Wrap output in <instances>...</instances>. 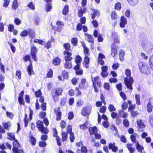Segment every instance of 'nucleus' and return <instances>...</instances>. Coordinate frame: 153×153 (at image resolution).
I'll return each mask as SVG.
<instances>
[{
	"mask_svg": "<svg viewBox=\"0 0 153 153\" xmlns=\"http://www.w3.org/2000/svg\"><path fill=\"white\" fill-rule=\"evenodd\" d=\"M125 73L127 76L124 78L125 85L129 89L132 90L133 89L132 85L134 81L132 77L131 76V71L127 69L125 70Z\"/></svg>",
	"mask_w": 153,
	"mask_h": 153,
	"instance_id": "nucleus-1",
	"label": "nucleus"
},
{
	"mask_svg": "<svg viewBox=\"0 0 153 153\" xmlns=\"http://www.w3.org/2000/svg\"><path fill=\"white\" fill-rule=\"evenodd\" d=\"M138 66L140 72L143 74H147L149 71L148 66L144 62H140L138 64Z\"/></svg>",
	"mask_w": 153,
	"mask_h": 153,
	"instance_id": "nucleus-2",
	"label": "nucleus"
},
{
	"mask_svg": "<svg viewBox=\"0 0 153 153\" xmlns=\"http://www.w3.org/2000/svg\"><path fill=\"white\" fill-rule=\"evenodd\" d=\"M37 127L38 128L39 131L42 133L45 134H47L48 132V129L43 126V123L40 120L38 121L36 123Z\"/></svg>",
	"mask_w": 153,
	"mask_h": 153,
	"instance_id": "nucleus-3",
	"label": "nucleus"
},
{
	"mask_svg": "<svg viewBox=\"0 0 153 153\" xmlns=\"http://www.w3.org/2000/svg\"><path fill=\"white\" fill-rule=\"evenodd\" d=\"M142 47L148 51L149 52H151L153 49V44L151 42H148L146 41H145L142 43Z\"/></svg>",
	"mask_w": 153,
	"mask_h": 153,
	"instance_id": "nucleus-4",
	"label": "nucleus"
},
{
	"mask_svg": "<svg viewBox=\"0 0 153 153\" xmlns=\"http://www.w3.org/2000/svg\"><path fill=\"white\" fill-rule=\"evenodd\" d=\"M62 91L63 90L61 88H58L56 89L55 93H52V96L54 102H56L58 101V98L57 96L62 95Z\"/></svg>",
	"mask_w": 153,
	"mask_h": 153,
	"instance_id": "nucleus-5",
	"label": "nucleus"
},
{
	"mask_svg": "<svg viewBox=\"0 0 153 153\" xmlns=\"http://www.w3.org/2000/svg\"><path fill=\"white\" fill-rule=\"evenodd\" d=\"M37 51V48L34 46H32L31 48V54L32 58L35 61H36L37 59L36 57V53Z\"/></svg>",
	"mask_w": 153,
	"mask_h": 153,
	"instance_id": "nucleus-6",
	"label": "nucleus"
},
{
	"mask_svg": "<svg viewBox=\"0 0 153 153\" xmlns=\"http://www.w3.org/2000/svg\"><path fill=\"white\" fill-rule=\"evenodd\" d=\"M147 110L149 112H151L153 109V98L149 99V102L147 105Z\"/></svg>",
	"mask_w": 153,
	"mask_h": 153,
	"instance_id": "nucleus-7",
	"label": "nucleus"
},
{
	"mask_svg": "<svg viewBox=\"0 0 153 153\" xmlns=\"http://www.w3.org/2000/svg\"><path fill=\"white\" fill-rule=\"evenodd\" d=\"M99 76H96L94 77L93 79L91 76V79L93 82V85H96L97 84L99 87H100L102 86V84L100 82H99Z\"/></svg>",
	"mask_w": 153,
	"mask_h": 153,
	"instance_id": "nucleus-8",
	"label": "nucleus"
},
{
	"mask_svg": "<svg viewBox=\"0 0 153 153\" xmlns=\"http://www.w3.org/2000/svg\"><path fill=\"white\" fill-rule=\"evenodd\" d=\"M91 106H88L84 108L82 111V114L83 116H85L89 114L91 112Z\"/></svg>",
	"mask_w": 153,
	"mask_h": 153,
	"instance_id": "nucleus-9",
	"label": "nucleus"
},
{
	"mask_svg": "<svg viewBox=\"0 0 153 153\" xmlns=\"http://www.w3.org/2000/svg\"><path fill=\"white\" fill-rule=\"evenodd\" d=\"M64 54L65 55V61H71L73 58L71 56L72 54L71 53L67 51L64 52Z\"/></svg>",
	"mask_w": 153,
	"mask_h": 153,
	"instance_id": "nucleus-10",
	"label": "nucleus"
},
{
	"mask_svg": "<svg viewBox=\"0 0 153 153\" xmlns=\"http://www.w3.org/2000/svg\"><path fill=\"white\" fill-rule=\"evenodd\" d=\"M117 53V49L116 45L114 44L113 43L111 46V55L114 57Z\"/></svg>",
	"mask_w": 153,
	"mask_h": 153,
	"instance_id": "nucleus-11",
	"label": "nucleus"
},
{
	"mask_svg": "<svg viewBox=\"0 0 153 153\" xmlns=\"http://www.w3.org/2000/svg\"><path fill=\"white\" fill-rule=\"evenodd\" d=\"M127 21L126 18L124 16L121 17L120 18V26L121 27H124L125 25L127 24Z\"/></svg>",
	"mask_w": 153,
	"mask_h": 153,
	"instance_id": "nucleus-12",
	"label": "nucleus"
},
{
	"mask_svg": "<svg viewBox=\"0 0 153 153\" xmlns=\"http://www.w3.org/2000/svg\"><path fill=\"white\" fill-rule=\"evenodd\" d=\"M111 38L114 40L115 43H118L120 42L119 38L117 33H113L111 35Z\"/></svg>",
	"mask_w": 153,
	"mask_h": 153,
	"instance_id": "nucleus-13",
	"label": "nucleus"
},
{
	"mask_svg": "<svg viewBox=\"0 0 153 153\" xmlns=\"http://www.w3.org/2000/svg\"><path fill=\"white\" fill-rule=\"evenodd\" d=\"M108 148L109 149H111L112 151L114 152H116L118 150V148L115 146V143H109L108 145Z\"/></svg>",
	"mask_w": 153,
	"mask_h": 153,
	"instance_id": "nucleus-14",
	"label": "nucleus"
},
{
	"mask_svg": "<svg viewBox=\"0 0 153 153\" xmlns=\"http://www.w3.org/2000/svg\"><path fill=\"white\" fill-rule=\"evenodd\" d=\"M64 23L62 22L58 21L56 22L57 29L58 31H60L62 29L64 26Z\"/></svg>",
	"mask_w": 153,
	"mask_h": 153,
	"instance_id": "nucleus-15",
	"label": "nucleus"
},
{
	"mask_svg": "<svg viewBox=\"0 0 153 153\" xmlns=\"http://www.w3.org/2000/svg\"><path fill=\"white\" fill-rule=\"evenodd\" d=\"M13 152H15L17 151L19 146V144L16 140V139L14 140V141L13 142Z\"/></svg>",
	"mask_w": 153,
	"mask_h": 153,
	"instance_id": "nucleus-16",
	"label": "nucleus"
},
{
	"mask_svg": "<svg viewBox=\"0 0 153 153\" xmlns=\"http://www.w3.org/2000/svg\"><path fill=\"white\" fill-rule=\"evenodd\" d=\"M85 38L89 42L92 43L94 42V39L92 35L89 34L87 33L85 34Z\"/></svg>",
	"mask_w": 153,
	"mask_h": 153,
	"instance_id": "nucleus-17",
	"label": "nucleus"
},
{
	"mask_svg": "<svg viewBox=\"0 0 153 153\" xmlns=\"http://www.w3.org/2000/svg\"><path fill=\"white\" fill-rule=\"evenodd\" d=\"M90 59L88 57V56H85L84 61L83 62V65L85 67L87 68L88 67V64L89 62Z\"/></svg>",
	"mask_w": 153,
	"mask_h": 153,
	"instance_id": "nucleus-18",
	"label": "nucleus"
},
{
	"mask_svg": "<svg viewBox=\"0 0 153 153\" xmlns=\"http://www.w3.org/2000/svg\"><path fill=\"white\" fill-rule=\"evenodd\" d=\"M118 114L121 117L125 118L128 116V114L126 113L123 110H120L119 111Z\"/></svg>",
	"mask_w": 153,
	"mask_h": 153,
	"instance_id": "nucleus-19",
	"label": "nucleus"
},
{
	"mask_svg": "<svg viewBox=\"0 0 153 153\" xmlns=\"http://www.w3.org/2000/svg\"><path fill=\"white\" fill-rule=\"evenodd\" d=\"M27 71L28 72V74L30 75L31 76L32 74H33L34 71L33 70V66L32 64H30L28 66L27 68Z\"/></svg>",
	"mask_w": 153,
	"mask_h": 153,
	"instance_id": "nucleus-20",
	"label": "nucleus"
},
{
	"mask_svg": "<svg viewBox=\"0 0 153 153\" xmlns=\"http://www.w3.org/2000/svg\"><path fill=\"white\" fill-rule=\"evenodd\" d=\"M65 62L64 64V67L65 68L69 69L72 67V65L71 61H65Z\"/></svg>",
	"mask_w": 153,
	"mask_h": 153,
	"instance_id": "nucleus-21",
	"label": "nucleus"
},
{
	"mask_svg": "<svg viewBox=\"0 0 153 153\" xmlns=\"http://www.w3.org/2000/svg\"><path fill=\"white\" fill-rule=\"evenodd\" d=\"M61 61L60 59L58 57H56L53 59V62L54 65H59Z\"/></svg>",
	"mask_w": 153,
	"mask_h": 153,
	"instance_id": "nucleus-22",
	"label": "nucleus"
},
{
	"mask_svg": "<svg viewBox=\"0 0 153 153\" xmlns=\"http://www.w3.org/2000/svg\"><path fill=\"white\" fill-rule=\"evenodd\" d=\"M125 55L124 51L122 50H120L119 52V57L120 60L123 61L124 59V56Z\"/></svg>",
	"mask_w": 153,
	"mask_h": 153,
	"instance_id": "nucleus-23",
	"label": "nucleus"
},
{
	"mask_svg": "<svg viewBox=\"0 0 153 153\" xmlns=\"http://www.w3.org/2000/svg\"><path fill=\"white\" fill-rule=\"evenodd\" d=\"M89 130L91 134H95L97 132V129L96 127H94L93 128L90 127Z\"/></svg>",
	"mask_w": 153,
	"mask_h": 153,
	"instance_id": "nucleus-24",
	"label": "nucleus"
},
{
	"mask_svg": "<svg viewBox=\"0 0 153 153\" xmlns=\"http://www.w3.org/2000/svg\"><path fill=\"white\" fill-rule=\"evenodd\" d=\"M136 148L137 151L140 153L142 152V150L143 149V147L140 146L139 143L138 142L136 143Z\"/></svg>",
	"mask_w": 153,
	"mask_h": 153,
	"instance_id": "nucleus-25",
	"label": "nucleus"
},
{
	"mask_svg": "<svg viewBox=\"0 0 153 153\" xmlns=\"http://www.w3.org/2000/svg\"><path fill=\"white\" fill-rule=\"evenodd\" d=\"M138 126L140 128H143L145 127V125L142 120H138L137 121Z\"/></svg>",
	"mask_w": 153,
	"mask_h": 153,
	"instance_id": "nucleus-26",
	"label": "nucleus"
},
{
	"mask_svg": "<svg viewBox=\"0 0 153 153\" xmlns=\"http://www.w3.org/2000/svg\"><path fill=\"white\" fill-rule=\"evenodd\" d=\"M86 87V80L85 79H82L81 81V84L79 85V87L81 88H82Z\"/></svg>",
	"mask_w": 153,
	"mask_h": 153,
	"instance_id": "nucleus-27",
	"label": "nucleus"
},
{
	"mask_svg": "<svg viewBox=\"0 0 153 153\" xmlns=\"http://www.w3.org/2000/svg\"><path fill=\"white\" fill-rule=\"evenodd\" d=\"M62 140L63 141H65L68 138L67 133L65 132H62Z\"/></svg>",
	"mask_w": 153,
	"mask_h": 153,
	"instance_id": "nucleus-28",
	"label": "nucleus"
},
{
	"mask_svg": "<svg viewBox=\"0 0 153 153\" xmlns=\"http://www.w3.org/2000/svg\"><path fill=\"white\" fill-rule=\"evenodd\" d=\"M88 122L86 121L83 124L80 125V127L81 129L82 130H85L88 128Z\"/></svg>",
	"mask_w": 153,
	"mask_h": 153,
	"instance_id": "nucleus-29",
	"label": "nucleus"
},
{
	"mask_svg": "<svg viewBox=\"0 0 153 153\" xmlns=\"http://www.w3.org/2000/svg\"><path fill=\"white\" fill-rule=\"evenodd\" d=\"M18 0H14L13 2L12 7L14 10L16 9L18 7V4L17 2Z\"/></svg>",
	"mask_w": 153,
	"mask_h": 153,
	"instance_id": "nucleus-30",
	"label": "nucleus"
},
{
	"mask_svg": "<svg viewBox=\"0 0 153 153\" xmlns=\"http://www.w3.org/2000/svg\"><path fill=\"white\" fill-rule=\"evenodd\" d=\"M86 12V8H84L83 9H81L78 11V15L79 17L82 16L83 13H85Z\"/></svg>",
	"mask_w": 153,
	"mask_h": 153,
	"instance_id": "nucleus-31",
	"label": "nucleus"
},
{
	"mask_svg": "<svg viewBox=\"0 0 153 153\" xmlns=\"http://www.w3.org/2000/svg\"><path fill=\"white\" fill-rule=\"evenodd\" d=\"M108 109L110 112H114L116 110V108L112 104H110L108 107Z\"/></svg>",
	"mask_w": 153,
	"mask_h": 153,
	"instance_id": "nucleus-32",
	"label": "nucleus"
},
{
	"mask_svg": "<svg viewBox=\"0 0 153 153\" xmlns=\"http://www.w3.org/2000/svg\"><path fill=\"white\" fill-rule=\"evenodd\" d=\"M34 42L38 43L42 45H45L46 43V42L45 41L37 39H35L34 40Z\"/></svg>",
	"mask_w": 153,
	"mask_h": 153,
	"instance_id": "nucleus-33",
	"label": "nucleus"
},
{
	"mask_svg": "<svg viewBox=\"0 0 153 153\" xmlns=\"http://www.w3.org/2000/svg\"><path fill=\"white\" fill-rule=\"evenodd\" d=\"M149 64L151 69L153 70V56H151L150 57Z\"/></svg>",
	"mask_w": 153,
	"mask_h": 153,
	"instance_id": "nucleus-34",
	"label": "nucleus"
},
{
	"mask_svg": "<svg viewBox=\"0 0 153 153\" xmlns=\"http://www.w3.org/2000/svg\"><path fill=\"white\" fill-rule=\"evenodd\" d=\"M82 60L81 57L79 56H77L76 57L75 62L77 64H80Z\"/></svg>",
	"mask_w": 153,
	"mask_h": 153,
	"instance_id": "nucleus-35",
	"label": "nucleus"
},
{
	"mask_svg": "<svg viewBox=\"0 0 153 153\" xmlns=\"http://www.w3.org/2000/svg\"><path fill=\"white\" fill-rule=\"evenodd\" d=\"M52 8V6L51 4H47L45 6V10L46 11L48 12L50 11Z\"/></svg>",
	"mask_w": 153,
	"mask_h": 153,
	"instance_id": "nucleus-36",
	"label": "nucleus"
},
{
	"mask_svg": "<svg viewBox=\"0 0 153 153\" xmlns=\"http://www.w3.org/2000/svg\"><path fill=\"white\" fill-rule=\"evenodd\" d=\"M132 144H127L126 146L130 151V153H133L134 151V149L131 146Z\"/></svg>",
	"mask_w": 153,
	"mask_h": 153,
	"instance_id": "nucleus-37",
	"label": "nucleus"
},
{
	"mask_svg": "<svg viewBox=\"0 0 153 153\" xmlns=\"http://www.w3.org/2000/svg\"><path fill=\"white\" fill-rule=\"evenodd\" d=\"M9 137L8 138L11 140H15L14 134L13 133H8L7 134Z\"/></svg>",
	"mask_w": 153,
	"mask_h": 153,
	"instance_id": "nucleus-38",
	"label": "nucleus"
},
{
	"mask_svg": "<svg viewBox=\"0 0 153 153\" xmlns=\"http://www.w3.org/2000/svg\"><path fill=\"white\" fill-rule=\"evenodd\" d=\"M68 6H65L63 10L62 13L64 15H66L68 12Z\"/></svg>",
	"mask_w": 153,
	"mask_h": 153,
	"instance_id": "nucleus-39",
	"label": "nucleus"
},
{
	"mask_svg": "<svg viewBox=\"0 0 153 153\" xmlns=\"http://www.w3.org/2000/svg\"><path fill=\"white\" fill-rule=\"evenodd\" d=\"M136 103L138 105H140V95L139 94H136L135 96Z\"/></svg>",
	"mask_w": 153,
	"mask_h": 153,
	"instance_id": "nucleus-40",
	"label": "nucleus"
},
{
	"mask_svg": "<svg viewBox=\"0 0 153 153\" xmlns=\"http://www.w3.org/2000/svg\"><path fill=\"white\" fill-rule=\"evenodd\" d=\"M63 46L66 50L65 51H68L70 50V45L69 43H67L64 44Z\"/></svg>",
	"mask_w": 153,
	"mask_h": 153,
	"instance_id": "nucleus-41",
	"label": "nucleus"
},
{
	"mask_svg": "<svg viewBox=\"0 0 153 153\" xmlns=\"http://www.w3.org/2000/svg\"><path fill=\"white\" fill-rule=\"evenodd\" d=\"M128 1L129 4L131 5H134L137 4L138 2V0H129Z\"/></svg>",
	"mask_w": 153,
	"mask_h": 153,
	"instance_id": "nucleus-42",
	"label": "nucleus"
},
{
	"mask_svg": "<svg viewBox=\"0 0 153 153\" xmlns=\"http://www.w3.org/2000/svg\"><path fill=\"white\" fill-rule=\"evenodd\" d=\"M137 135V134H134L132 135L130 137L131 140L133 143H135L136 144V143L137 142L136 140V137Z\"/></svg>",
	"mask_w": 153,
	"mask_h": 153,
	"instance_id": "nucleus-43",
	"label": "nucleus"
},
{
	"mask_svg": "<svg viewBox=\"0 0 153 153\" xmlns=\"http://www.w3.org/2000/svg\"><path fill=\"white\" fill-rule=\"evenodd\" d=\"M29 32L27 30H25L21 33L20 35L22 36H25L29 34Z\"/></svg>",
	"mask_w": 153,
	"mask_h": 153,
	"instance_id": "nucleus-44",
	"label": "nucleus"
},
{
	"mask_svg": "<svg viewBox=\"0 0 153 153\" xmlns=\"http://www.w3.org/2000/svg\"><path fill=\"white\" fill-rule=\"evenodd\" d=\"M6 115L10 119H12L14 116L12 112H6Z\"/></svg>",
	"mask_w": 153,
	"mask_h": 153,
	"instance_id": "nucleus-45",
	"label": "nucleus"
},
{
	"mask_svg": "<svg viewBox=\"0 0 153 153\" xmlns=\"http://www.w3.org/2000/svg\"><path fill=\"white\" fill-rule=\"evenodd\" d=\"M123 123L124 126L126 127H128L129 126V122L127 119H125L123 120Z\"/></svg>",
	"mask_w": 153,
	"mask_h": 153,
	"instance_id": "nucleus-46",
	"label": "nucleus"
},
{
	"mask_svg": "<svg viewBox=\"0 0 153 153\" xmlns=\"http://www.w3.org/2000/svg\"><path fill=\"white\" fill-rule=\"evenodd\" d=\"M67 131L68 134H71V133H73L72 132V126L70 125H69L68 126L67 128Z\"/></svg>",
	"mask_w": 153,
	"mask_h": 153,
	"instance_id": "nucleus-47",
	"label": "nucleus"
},
{
	"mask_svg": "<svg viewBox=\"0 0 153 153\" xmlns=\"http://www.w3.org/2000/svg\"><path fill=\"white\" fill-rule=\"evenodd\" d=\"M10 122H8L7 123H3V126L4 128L7 129H8V128L10 126Z\"/></svg>",
	"mask_w": 153,
	"mask_h": 153,
	"instance_id": "nucleus-48",
	"label": "nucleus"
},
{
	"mask_svg": "<svg viewBox=\"0 0 153 153\" xmlns=\"http://www.w3.org/2000/svg\"><path fill=\"white\" fill-rule=\"evenodd\" d=\"M61 113L60 111H58L56 113V119L57 120H59L61 119Z\"/></svg>",
	"mask_w": 153,
	"mask_h": 153,
	"instance_id": "nucleus-49",
	"label": "nucleus"
},
{
	"mask_svg": "<svg viewBox=\"0 0 153 153\" xmlns=\"http://www.w3.org/2000/svg\"><path fill=\"white\" fill-rule=\"evenodd\" d=\"M30 139L32 144L34 145L36 143V139L33 136L31 137Z\"/></svg>",
	"mask_w": 153,
	"mask_h": 153,
	"instance_id": "nucleus-50",
	"label": "nucleus"
},
{
	"mask_svg": "<svg viewBox=\"0 0 153 153\" xmlns=\"http://www.w3.org/2000/svg\"><path fill=\"white\" fill-rule=\"evenodd\" d=\"M70 139L71 142H73L74 141L75 139L74 134L73 133H71L70 134Z\"/></svg>",
	"mask_w": 153,
	"mask_h": 153,
	"instance_id": "nucleus-51",
	"label": "nucleus"
},
{
	"mask_svg": "<svg viewBox=\"0 0 153 153\" xmlns=\"http://www.w3.org/2000/svg\"><path fill=\"white\" fill-rule=\"evenodd\" d=\"M119 64L117 62L114 64L112 66L113 69L114 70H117L119 67Z\"/></svg>",
	"mask_w": 153,
	"mask_h": 153,
	"instance_id": "nucleus-52",
	"label": "nucleus"
},
{
	"mask_svg": "<svg viewBox=\"0 0 153 153\" xmlns=\"http://www.w3.org/2000/svg\"><path fill=\"white\" fill-rule=\"evenodd\" d=\"M8 43L9 44L10 46V47L11 48V49L12 52L13 53H14L15 52V47L13 45V44L12 43H10L9 42H8Z\"/></svg>",
	"mask_w": 153,
	"mask_h": 153,
	"instance_id": "nucleus-53",
	"label": "nucleus"
},
{
	"mask_svg": "<svg viewBox=\"0 0 153 153\" xmlns=\"http://www.w3.org/2000/svg\"><path fill=\"white\" fill-rule=\"evenodd\" d=\"M84 53L85 54V56H88L89 55V50L87 48H85L84 49Z\"/></svg>",
	"mask_w": 153,
	"mask_h": 153,
	"instance_id": "nucleus-54",
	"label": "nucleus"
},
{
	"mask_svg": "<svg viewBox=\"0 0 153 153\" xmlns=\"http://www.w3.org/2000/svg\"><path fill=\"white\" fill-rule=\"evenodd\" d=\"M27 7L32 10H33L35 9V7L32 2H30L27 5Z\"/></svg>",
	"mask_w": 153,
	"mask_h": 153,
	"instance_id": "nucleus-55",
	"label": "nucleus"
},
{
	"mask_svg": "<svg viewBox=\"0 0 153 153\" xmlns=\"http://www.w3.org/2000/svg\"><path fill=\"white\" fill-rule=\"evenodd\" d=\"M60 127L62 128H64L66 126V123L65 121L62 120L60 123Z\"/></svg>",
	"mask_w": 153,
	"mask_h": 153,
	"instance_id": "nucleus-56",
	"label": "nucleus"
},
{
	"mask_svg": "<svg viewBox=\"0 0 153 153\" xmlns=\"http://www.w3.org/2000/svg\"><path fill=\"white\" fill-rule=\"evenodd\" d=\"M74 116V115L73 112L71 111L68 113V118L69 120L72 119L73 118Z\"/></svg>",
	"mask_w": 153,
	"mask_h": 153,
	"instance_id": "nucleus-57",
	"label": "nucleus"
},
{
	"mask_svg": "<svg viewBox=\"0 0 153 153\" xmlns=\"http://www.w3.org/2000/svg\"><path fill=\"white\" fill-rule=\"evenodd\" d=\"M111 17L112 19H114L117 18V16L116 13L115 11H113L112 12Z\"/></svg>",
	"mask_w": 153,
	"mask_h": 153,
	"instance_id": "nucleus-58",
	"label": "nucleus"
},
{
	"mask_svg": "<svg viewBox=\"0 0 153 153\" xmlns=\"http://www.w3.org/2000/svg\"><path fill=\"white\" fill-rule=\"evenodd\" d=\"M62 74L63 77L64 79H66L68 78V73L67 72L65 71H63Z\"/></svg>",
	"mask_w": 153,
	"mask_h": 153,
	"instance_id": "nucleus-59",
	"label": "nucleus"
},
{
	"mask_svg": "<svg viewBox=\"0 0 153 153\" xmlns=\"http://www.w3.org/2000/svg\"><path fill=\"white\" fill-rule=\"evenodd\" d=\"M121 8V4L119 2L117 3L115 5V9L120 10Z\"/></svg>",
	"mask_w": 153,
	"mask_h": 153,
	"instance_id": "nucleus-60",
	"label": "nucleus"
},
{
	"mask_svg": "<svg viewBox=\"0 0 153 153\" xmlns=\"http://www.w3.org/2000/svg\"><path fill=\"white\" fill-rule=\"evenodd\" d=\"M106 107L105 106H102L100 108V112L102 113H104L106 110Z\"/></svg>",
	"mask_w": 153,
	"mask_h": 153,
	"instance_id": "nucleus-61",
	"label": "nucleus"
},
{
	"mask_svg": "<svg viewBox=\"0 0 153 153\" xmlns=\"http://www.w3.org/2000/svg\"><path fill=\"white\" fill-rule=\"evenodd\" d=\"M72 43L74 45H76L77 43V39L76 38H74L71 39Z\"/></svg>",
	"mask_w": 153,
	"mask_h": 153,
	"instance_id": "nucleus-62",
	"label": "nucleus"
},
{
	"mask_svg": "<svg viewBox=\"0 0 153 153\" xmlns=\"http://www.w3.org/2000/svg\"><path fill=\"white\" fill-rule=\"evenodd\" d=\"M47 145V144L45 142L40 141L39 143V146L40 147H45Z\"/></svg>",
	"mask_w": 153,
	"mask_h": 153,
	"instance_id": "nucleus-63",
	"label": "nucleus"
},
{
	"mask_svg": "<svg viewBox=\"0 0 153 153\" xmlns=\"http://www.w3.org/2000/svg\"><path fill=\"white\" fill-rule=\"evenodd\" d=\"M4 1L3 6L4 7H7L9 4V1L8 0H4Z\"/></svg>",
	"mask_w": 153,
	"mask_h": 153,
	"instance_id": "nucleus-64",
	"label": "nucleus"
}]
</instances>
